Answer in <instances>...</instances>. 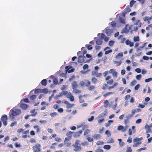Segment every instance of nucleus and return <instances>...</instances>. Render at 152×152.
I'll use <instances>...</instances> for the list:
<instances>
[{"label": "nucleus", "mask_w": 152, "mask_h": 152, "mask_svg": "<svg viewBox=\"0 0 152 152\" xmlns=\"http://www.w3.org/2000/svg\"><path fill=\"white\" fill-rule=\"evenodd\" d=\"M41 83L42 85L45 86L47 84V80L46 79L43 80L41 81Z\"/></svg>", "instance_id": "obj_28"}, {"label": "nucleus", "mask_w": 152, "mask_h": 152, "mask_svg": "<svg viewBox=\"0 0 152 152\" xmlns=\"http://www.w3.org/2000/svg\"><path fill=\"white\" fill-rule=\"evenodd\" d=\"M103 148L104 149L107 150H109L111 146L110 145H104Z\"/></svg>", "instance_id": "obj_35"}, {"label": "nucleus", "mask_w": 152, "mask_h": 152, "mask_svg": "<svg viewBox=\"0 0 152 152\" xmlns=\"http://www.w3.org/2000/svg\"><path fill=\"white\" fill-rule=\"evenodd\" d=\"M87 140L88 141L91 142L93 141V139L92 138L88 137L87 138Z\"/></svg>", "instance_id": "obj_58"}, {"label": "nucleus", "mask_w": 152, "mask_h": 152, "mask_svg": "<svg viewBox=\"0 0 152 152\" xmlns=\"http://www.w3.org/2000/svg\"><path fill=\"white\" fill-rule=\"evenodd\" d=\"M112 51V50L111 49H110L109 50H107L105 51V53L106 54H109V53H111Z\"/></svg>", "instance_id": "obj_59"}, {"label": "nucleus", "mask_w": 152, "mask_h": 152, "mask_svg": "<svg viewBox=\"0 0 152 152\" xmlns=\"http://www.w3.org/2000/svg\"><path fill=\"white\" fill-rule=\"evenodd\" d=\"M79 143V141L78 140H76L75 141V144L73 145L74 147L75 148V149L74 150L75 151H80L81 149V148L80 146H78V145Z\"/></svg>", "instance_id": "obj_4"}, {"label": "nucleus", "mask_w": 152, "mask_h": 152, "mask_svg": "<svg viewBox=\"0 0 152 152\" xmlns=\"http://www.w3.org/2000/svg\"><path fill=\"white\" fill-rule=\"evenodd\" d=\"M57 115V113L56 112H53L50 113V115L52 117H54L56 116Z\"/></svg>", "instance_id": "obj_43"}, {"label": "nucleus", "mask_w": 152, "mask_h": 152, "mask_svg": "<svg viewBox=\"0 0 152 152\" xmlns=\"http://www.w3.org/2000/svg\"><path fill=\"white\" fill-rule=\"evenodd\" d=\"M42 90L41 89L38 88L36 89L34 91L35 94H37L41 92Z\"/></svg>", "instance_id": "obj_41"}, {"label": "nucleus", "mask_w": 152, "mask_h": 152, "mask_svg": "<svg viewBox=\"0 0 152 152\" xmlns=\"http://www.w3.org/2000/svg\"><path fill=\"white\" fill-rule=\"evenodd\" d=\"M83 131L82 130H80L78 132H76L75 135V137H79L82 133Z\"/></svg>", "instance_id": "obj_20"}, {"label": "nucleus", "mask_w": 152, "mask_h": 152, "mask_svg": "<svg viewBox=\"0 0 152 152\" xmlns=\"http://www.w3.org/2000/svg\"><path fill=\"white\" fill-rule=\"evenodd\" d=\"M121 61H114V64H116L117 66H119L121 63Z\"/></svg>", "instance_id": "obj_34"}, {"label": "nucleus", "mask_w": 152, "mask_h": 152, "mask_svg": "<svg viewBox=\"0 0 152 152\" xmlns=\"http://www.w3.org/2000/svg\"><path fill=\"white\" fill-rule=\"evenodd\" d=\"M128 128V126L127 125H126L124 127L122 126L121 125L118 126V130H121V131L123 132L126 131Z\"/></svg>", "instance_id": "obj_7"}, {"label": "nucleus", "mask_w": 152, "mask_h": 152, "mask_svg": "<svg viewBox=\"0 0 152 152\" xmlns=\"http://www.w3.org/2000/svg\"><path fill=\"white\" fill-rule=\"evenodd\" d=\"M105 33L107 36H110L111 34V30L109 28L106 29L105 31Z\"/></svg>", "instance_id": "obj_27"}, {"label": "nucleus", "mask_w": 152, "mask_h": 152, "mask_svg": "<svg viewBox=\"0 0 152 152\" xmlns=\"http://www.w3.org/2000/svg\"><path fill=\"white\" fill-rule=\"evenodd\" d=\"M62 94L65 96L67 98H69V96L71 94L70 92H68L66 91H63L61 93Z\"/></svg>", "instance_id": "obj_14"}, {"label": "nucleus", "mask_w": 152, "mask_h": 152, "mask_svg": "<svg viewBox=\"0 0 152 152\" xmlns=\"http://www.w3.org/2000/svg\"><path fill=\"white\" fill-rule=\"evenodd\" d=\"M7 115H4L2 116L1 118V121H7Z\"/></svg>", "instance_id": "obj_23"}, {"label": "nucleus", "mask_w": 152, "mask_h": 152, "mask_svg": "<svg viewBox=\"0 0 152 152\" xmlns=\"http://www.w3.org/2000/svg\"><path fill=\"white\" fill-rule=\"evenodd\" d=\"M42 92L45 94H47L48 92V90L47 88H44L42 90Z\"/></svg>", "instance_id": "obj_63"}, {"label": "nucleus", "mask_w": 152, "mask_h": 152, "mask_svg": "<svg viewBox=\"0 0 152 152\" xmlns=\"http://www.w3.org/2000/svg\"><path fill=\"white\" fill-rule=\"evenodd\" d=\"M140 139L139 138H136L133 140V142L134 143L133 145V147H136L137 146L139 145H140L141 143V142L140 141Z\"/></svg>", "instance_id": "obj_5"}, {"label": "nucleus", "mask_w": 152, "mask_h": 152, "mask_svg": "<svg viewBox=\"0 0 152 152\" xmlns=\"http://www.w3.org/2000/svg\"><path fill=\"white\" fill-rule=\"evenodd\" d=\"M119 21L120 23L122 24H125V19L124 18H123L121 16H119Z\"/></svg>", "instance_id": "obj_17"}, {"label": "nucleus", "mask_w": 152, "mask_h": 152, "mask_svg": "<svg viewBox=\"0 0 152 152\" xmlns=\"http://www.w3.org/2000/svg\"><path fill=\"white\" fill-rule=\"evenodd\" d=\"M113 122V121L109 120L105 124V126L106 127L108 126L111 123Z\"/></svg>", "instance_id": "obj_33"}, {"label": "nucleus", "mask_w": 152, "mask_h": 152, "mask_svg": "<svg viewBox=\"0 0 152 152\" xmlns=\"http://www.w3.org/2000/svg\"><path fill=\"white\" fill-rule=\"evenodd\" d=\"M110 73H112L113 76L114 77H117V72L113 69H110L109 71Z\"/></svg>", "instance_id": "obj_12"}, {"label": "nucleus", "mask_w": 152, "mask_h": 152, "mask_svg": "<svg viewBox=\"0 0 152 152\" xmlns=\"http://www.w3.org/2000/svg\"><path fill=\"white\" fill-rule=\"evenodd\" d=\"M91 75L93 76H95L97 77H99L102 75V73H98L97 71H93L91 72Z\"/></svg>", "instance_id": "obj_6"}, {"label": "nucleus", "mask_w": 152, "mask_h": 152, "mask_svg": "<svg viewBox=\"0 0 152 152\" xmlns=\"http://www.w3.org/2000/svg\"><path fill=\"white\" fill-rule=\"evenodd\" d=\"M141 75H137L136 76V78L137 80H140L141 77Z\"/></svg>", "instance_id": "obj_61"}, {"label": "nucleus", "mask_w": 152, "mask_h": 152, "mask_svg": "<svg viewBox=\"0 0 152 152\" xmlns=\"http://www.w3.org/2000/svg\"><path fill=\"white\" fill-rule=\"evenodd\" d=\"M132 149L131 148V147H127V150L126 152H132Z\"/></svg>", "instance_id": "obj_50"}, {"label": "nucleus", "mask_w": 152, "mask_h": 152, "mask_svg": "<svg viewBox=\"0 0 152 152\" xmlns=\"http://www.w3.org/2000/svg\"><path fill=\"white\" fill-rule=\"evenodd\" d=\"M95 152H104V151L103 150L99 148L96 149Z\"/></svg>", "instance_id": "obj_36"}, {"label": "nucleus", "mask_w": 152, "mask_h": 152, "mask_svg": "<svg viewBox=\"0 0 152 152\" xmlns=\"http://www.w3.org/2000/svg\"><path fill=\"white\" fill-rule=\"evenodd\" d=\"M150 28L152 29V24H150L148 25V26L146 27V29L148 31L150 30Z\"/></svg>", "instance_id": "obj_46"}, {"label": "nucleus", "mask_w": 152, "mask_h": 152, "mask_svg": "<svg viewBox=\"0 0 152 152\" xmlns=\"http://www.w3.org/2000/svg\"><path fill=\"white\" fill-rule=\"evenodd\" d=\"M85 124V122H83L81 123L80 124L77 126V128H80L81 127H82V129L83 130L88 128V125L86 124Z\"/></svg>", "instance_id": "obj_8"}, {"label": "nucleus", "mask_w": 152, "mask_h": 152, "mask_svg": "<svg viewBox=\"0 0 152 152\" xmlns=\"http://www.w3.org/2000/svg\"><path fill=\"white\" fill-rule=\"evenodd\" d=\"M53 83L55 85H57L58 83V81L56 78L54 79L53 80Z\"/></svg>", "instance_id": "obj_53"}, {"label": "nucleus", "mask_w": 152, "mask_h": 152, "mask_svg": "<svg viewBox=\"0 0 152 152\" xmlns=\"http://www.w3.org/2000/svg\"><path fill=\"white\" fill-rule=\"evenodd\" d=\"M152 19V15L150 17H149L147 16H145L143 18V20L144 21H147L148 22V23L149 24L150 23V20L151 19Z\"/></svg>", "instance_id": "obj_13"}, {"label": "nucleus", "mask_w": 152, "mask_h": 152, "mask_svg": "<svg viewBox=\"0 0 152 152\" xmlns=\"http://www.w3.org/2000/svg\"><path fill=\"white\" fill-rule=\"evenodd\" d=\"M94 116H91V117L90 118H88V120L89 121L91 122V121H92L94 119Z\"/></svg>", "instance_id": "obj_62"}, {"label": "nucleus", "mask_w": 152, "mask_h": 152, "mask_svg": "<svg viewBox=\"0 0 152 152\" xmlns=\"http://www.w3.org/2000/svg\"><path fill=\"white\" fill-rule=\"evenodd\" d=\"M101 137L100 135L99 134H94L93 137L95 139L98 140Z\"/></svg>", "instance_id": "obj_22"}, {"label": "nucleus", "mask_w": 152, "mask_h": 152, "mask_svg": "<svg viewBox=\"0 0 152 152\" xmlns=\"http://www.w3.org/2000/svg\"><path fill=\"white\" fill-rule=\"evenodd\" d=\"M88 65L87 64H85L83 66V69L84 70H85L86 69H88Z\"/></svg>", "instance_id": "obj_60"}, {"label": "nucleus", "mask_w": 152, "mask_h": 152, "mask_svg": "<svg viewBox=\"0 0 152 152\" xmlns=\"http://www.w3.org/2000/svg\"><path fill=\"white\" fill-rule=\"evenodd\" d=\"M95 87L94 86H90L88 88V89L90 91H92L94 90L95 89Z\"/></svg>", "instance_id": "obj_31"}, {"label": "nucleus", "mask_w": 152, "mask_h": 152, "mask_svg": "<svg viewBox=\"0 0 152 152\" xmlns=\"http://www.w3.org/2000/svg\"><path fill=\"white\" fill-rule=\"evenodd\" d=\"M113 94V93L112 92H108L104 94L103 95V96L104 97H106L110 95H112Z\"/></svg>", "instance_id": "obj_25"}, {"label": "nucleus", "mask_w": 152, "mask_h": 152, "mask_svg": "<svg viewBox=\"0 0 152 152\" xmlns=\"http://www.w3.org/2000/svg\"><path fill=\"white\" fill-rule=\"evenodd\" d=\"M114 43V42L113 41H110L109 42L108 45L109 46H112L113 45Z\"/></svg>", "instance_id": "obj_52"}, {"label": "nucleus", "mask_w": 152, "mask_h": 152, "mask_svg": "<svg viewBox=\"0 0 152 152\" xmlns=\"http://www.w3.org/2000/svg\"><path fill=\"white\" fill-rule=\"evenodd\" d=\"M123 32L124 33H126L128 32V30L127 29L126 27H125L124 29H123Z\"/></svg>", "instance_id": "obj_64"}, {"label": "nucleus", "mask_w": 152, "mask_h": 152, "mask_svg": "<svg viewBox=\"0 0 152 152\" xmlns=\"http://www.w3.org/2000/svg\"><path fill=\"white\" fill-rule=\"evenodd\" d=\"M30 113H31V116H34L37 114V112L35 111V110L33 109L30 111Z\"/></svg>", "instance_id": "obj_18"}, {"label": "nucleus", "mask_w": 152, "mask_h": 152, "mask_svg": "<svg viewBox=\"0 0 152 152\" xmlns=\"http://www.w3.org/2000/svg\"><path fill=\"white\" fill-rule=\"evenodd\" d=\"M136 2V1L132 0L130 2V7H132L133 5Z\"/></svg>", "instance_id": "obj_39"}, {"label": "nucleus", "mask_w": 152, "mask_h": 152, "mask_svg": "<svg viewBox=\"0 0 152 152\" xmlns=\"http://www.w3.org/2000/svg\"><path fill=\"white\" fill-rule=\"evenodd\" d=\"M64 103L66 105L67 108H69L72 107L74 105V104H70L67 101H65L64 102Z\"/></svg>", "instance_id": "obj_15"}, {"label": "nucleus", "mask_w": 152, "mask_h": 152, "mask_svg": "<svg viewBox=\"0 0 152 152\" xmlns=\"http://www.w3.org/2000/svg\"><path fill=\"white\" fill-rule=\"evenodd\" d=\"M21 113V110L19 109H16L14 111L13 109H11L10 112V117H11L12 119L14 118V117L17 115H18Z\"/></svg>", "instance_id": "obj_1"}, {"label": "nucleus", "mask_w": 152, "mask_h": 152, "mask_svg": "<svg viewBox=\"0 0 152 152\" xmlns=\"http://www.w3.org/2000/svg\"><path fill=\"white\" fill-rule=\"evenodd\" d=\"M28 107V106L26 104L21 103L20 104V107L23 110H26Z\"/></svg>", "instance_id": "obj_16"}, {"label": "nucleus", "mask_w": 152, "mask_h": 152, "mask_svg": "<svg viewBox=\"0 0 152 152\" xmlns=\"http://www.w3.org/2000/svg\"><path fill=\"white\" fill-rule=\"evenodd\" d=\"M145 129L146 130V133H152V130L149 127L148 125L146 124L145 126Z\"/></svg>", "instance_id": "obj_11"}, {"label": "nucleus", "mask_w": 152, "mask_h": 152, "mask_svg": "<svg viewBox=\"0 0 152 152\" xmlns=\"http://www.w3.org/2000/svg\"><path fill=\"white\" fill-rule=\"evenodd\" d=\"M84 58H85V56H81L78 57V62L79 63H83L85 61Z\"/></svg>", "instance_id": "obj_10"}, {"label": "nucleus", "mask_w": 152, "mask_h": 152, "mask_svg": "<svg viewBox=\"0 0 152 152\" xmlns=\"http://www.w3.org/2000/svg\"><path fill=\"white\" fill-rule=\"evenodd\" d=\"M134 42H138L139 41V37H135L134 38Z\"/></svg>", "instance_id": "obj_48"}, {"label": "nucleus", "mask_w": 152, "mask_h": 152, "mask_svg": "<svg viewBox=\"0 0 152 152\" xmlns=\"http://www.w3.org/2000/svg\"><path fill=\"white\" fill-rule=\"evenodd\" d=\"M105 134L107 135H108V137L110 136V134L109 131L108 130H107L105 132Z\"/></svg>", "instance_id": "obj_57"}, {"label": "nucleus", "mask_w": 152, "mask_h": 152, "mask_svg": "<svg viewBox=\"0 0 152 152\" xmlns=\"http://www.w3.org/2000/svg\"><path fill=\"white\" fill-rule=\"evenodd\" d=\"M69 98L70 100L71 101H73L74 100V96L71 94L69 96Z\"/></svg>", "instance_id": "obj_44"}, {"label": "nucleus", "mask_w": 152, "mask_h": 152, "mask_svg": "<svg viewBox=\"0 0 152 152\" xmlns=\"http://www.w3.org/2000/svg\"><path fill=\"white\" fill-rule=\"evenodd\" d=\"M73 132L70 131H68L66 134V135L67 136H70L72 137V134H73Z\"/></svg>", "instance_id": "obj_42"}, {"label": "nucleus", "mask_w": 152, "mask_h": 152, "mask_svg": "<svg viewBox=\"0 0 152 152\" xmlns=\"http://www.w3.org/2000/svg\"><path fill=\"white\" fill-rule=\"evenodd\" d=\"M104 107H107L109 104V102L108 100H105L104 102Z\"/></svg>", "instance_id": "obj_32"}, {"label": "nucleus", "mask_w": 152, "mask_h": 152, "mask_svg": "<svg viewBox=\"0 0 152 152\" xmlns=\"http://www.w3.org/2000/svg\"><path fill=\"white\" fill-rule=\"evenodd\" d=\"M135 126H133L132 127V129H129L128 133L129 135H131L132 134L136 132L135 129Z\"/></svg>", "instance_id": "obj_9"}, {"label": "nucleus", "mask_w": 152, "mask_h": 152, "mask_svg": "<svg viewBox=\"0 0 152 152\" xmlns=\"http://www.w3.org/2000/svg\"><path fill=\"white\" fill-rule=\"evenodd\" d=\"M114 142V141L113 139H112V138H110V139L108 141V143H113Z\"/></svg>", "instance_id": "obj_55"}, {"label": "nucleus", "mask_w": 152, "mask_h": 152, "mask_svg": "<svg viewBox=\"0 0 152 152\" xmlns=\"http://www.w3.org/2000/svg\"><path fill=\"white\" fill-rule=\"evenodd\" d=\"M113 79H111L110 80H108L107 82V84L111 85L113 84Z\"/></svg>", "instance_id": "obj_38"}, {"label": "nucleus", "mask_w": 152, "mask_h": 152, "mask_svg": "<svg viewBox=\"0 0 152 152\" xmlns=\"http://www.w3.org/2000/svg\"><path fill=\"white\" fill-rule=\"evenodd\" d=\"M72 88L73 89V93L75 94L80 93L81 92L80 90L76 89V88L79 86L77 84V83L76 81H73L72 83Z\"/></svg>", "instance_id": "obj_2"}, {"label": "nucleus", "mask_w": 152, "mask_h": 152, "mask_svg": "<svg viewBox=\"0 0 152 152\" xmlns=\"http://www.w3.org/2000/svg\"><path fill=\"white\" fill-rule=\"evenodd\" d=\"M119 144L120 147H122L124 144V143L123 142H119Z\"/></svg>", "instance_id": "obj_54"}, {"label": "nucleus", "mask_w": 152, "mask_h": 152, "mask_svg": "<svg viewBox=\"0 0 152 152\" xmlns=\"http://www.w3.org/2000/svg\"><path fill=\"white\" fill-rule=\"evenodd\" d=\"M86 46L88 50H91L92 49V46L90 45H86Z\"/></svg>", "instance_id": "obj_45"}, {"label": "nucleus", "mask_w": 152, "mask_h": 152, "mask_svg": "<svg viewBox=\"0 0 152 152\" xmlns=\"http://www.w3.org/2000/svg\"><path fill=\"white\" fill-rule=\"evenodd\" d=\"M37 97V96L35 95H32L30 97V99L31 100H34Z\"/></svg>", "instance_id": "obj_37"}, {"label": "nucleus", "mask_w": 152, "mask_h": 152, "mask_svg": "<svg viewBox=\"0 0 152 152\" xmlns=\"http://www.w3.org/2000/svg\"><path fill=\"white\" fill-rule=\"evenodd\" d=\"M106 115V112L105 113H102L100 114L99 116H98V118L99 119L100 118H103V117L105 116Z\"/></svg>", "instance_id": "obj_26"}, {"label": "nucleus", "mask_w": 152, "mask_h": 152, "mask_svg": "<svg viewBox=\"0 0 152 152\" xmlns=\"http://www.w3.org/2000/svg\"><path fill=\"white\" fill-rule=\"evenodd\" d=\"M41 146L40 144L37 143L32 147L33 152H41Z\"/></svg>", "instance_id": "obj_3"}, {"label": "nucleus", "mask_w": 152, "mask_h": 152, "mask_svg": "<svg viewBox=\"0 0 152 152\" xmlns=\"http://www.w3.org/2000/svg\"><path fill=\"white\" fill-rule=\"evenodd\" d=\"M91 82L94 84H96L98 82L97 79L95 77H93L91 79Z\"/></svg>", "instance_id": "obj_24"}, {"label": "nucleus", "mask_w": 152, "mask_h": 152, "mask_svg": "<svg viewBox=\"0 0 152 152\" xmlns=\"http://www.w3.org/2000/svg\"><path fill=\"white\" fill-rule=\"evenodd\" d=\"M131 9L128 6H127L124 10V11L127 13H129Z\"/></svg>", "instance_id": "obj_29"}, {"label": "nucleus", "mask_w": 152, "mask_h": 152, "mask_svg": "<svg viewBox=\"0 0 152 152\" xmlns=\"http://www.w3.org/2000/svg\"><path fill=\"white\" fill-rule=\"evenodd\" d=\"M91 84L90 82L88 80H87L85 84L86 86L88 87L90 86Z\"/></svg>", "instance_id": "obj_51"}, {"label": "nucleus", "mask_w": 152, "mask_h": 152, "mask_svg": "<svg viewBox=\"0 0 152 152\" xmlns=\"http://www.w3.org/2000/svg\"><path fill=\"white\" fill-rule=\"evenodd\" d=\"M152 80V78H149L145 80V82H148Z\"/></svg>", "instance_id": "obj_56"}, {"label": "nucleus", "mask_w": 152, "mask_h": 152, "mask_svg": "<svg viewBox=\"0 0 152 152\" xmlns=\"http://www.w3.org/2000/svg\"><path fill=\"white\" fill-rule=\"evenodd\" d=\"M123 53L121 52V53H119L118 54V55H117V56H116V58H119V56L122 57L123 56Z\"/></svg>", "instance_id": "obj_49"}, {"label": "nucleus", "mask_w": 152, "mask_h": 152, "mask_svg": "<svg viewBox=\"0 0 152 152\" xmlns=\"http://www.w3.org/2000/svg\"><path fill=\"white\" fill-rule=\"evenodd\" d=\"M90 130L89 129H87L84 132V135H86L90 132Z\"/></svg>", "instance_id": "obj_47"}, {"label": "nucleus", "mask_w": 152, "mask_h": 152, "mask_svg": "<svg viewBox=\"0 0 152 152\" xmlns=\"http://www.w3.org/2000/svg\"><path fill=\"white\" fill-rule=\"evenodd\" d=\"M101 38L102 39H104V40L106 42H107L109 40V38L106 37H105L104 34H102L101 36Z\"/></svg>", "instance_id": "obj_21"}, {"label": "nucleus", "mask_w": 152, "mask_h": 152, "mask_svg": "<svg viewBox=\"0 0 152 152\" xmlns=\"http://www.w3.org/2000/svg\"><path fill=\"white\" fill-rule=\"evenodd\" d=\"M33 127L34 129L36 128L37 129L36 131L37 133H38L39 132L40 129L38 126H37V125H35Z\"/></svg>", "instance_id": "obj_30"}, {"label": "nucleus", "mask_w": 152, "mask_h": 152, "mask_svg": "<svg viewBox=\"0 0 152 152\" xmlns=\"http://www.w3.org/2000/svg\"><path fill=\"white\" fill-rule=\"evenodd\" d=\"M101 39V37L100 38H99L96 40V43L97 45H100L102 44V39Z\"/></svg>", "instance_id": "obj_19"}, {"label": "nucleus", "mask_w": 152, "mask_h": 152, "mask_svg": "<svg viewBox=\"0 0 152 152\" xmlns=\"http://www.w3.org/2000/svg\"><path fill=\"white\" fill-rule=\"evenodd\" d=\"M107 84L104 83L103 84L102 88L103 90H105L106 88L107 87Z\"/></svg>", "instance_id": "obj_40"}]
</instances>
